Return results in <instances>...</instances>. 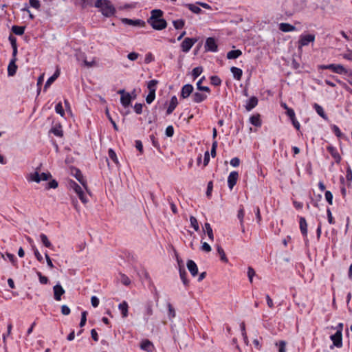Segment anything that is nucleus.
<instances>
[{"instance_id":"37","label":"nucleus","mask_w":352,"mask_h":352,"mask_svg":"<svg viewBox=\"0 0 352 352\" xmlns=\"http://www.w3.org/2000/svg\"><path fill=\"white\" fill-rule=\"evenodd\" d=\"M75 177L78 179V181L85 187L86 188V182L83 179V177L81 173L78 170H75Z\"/></svg>"},{"instance_id":"49","label":"nucleus","mask_w":352,"mask_h":352,"mask_svg":"<svg viewBox=\"0 0 352 352\" xmlns=\"http://www.w3.org/2000/svg\"><path fill=\"white\" fill-rule=\"evenodd\" d=\"M29 3L32 8L38 10L41 7V3L38 0H29Z\"/></svg>"},{"instance_id":"16","label":"nucleus","mask_w":352,"mask_h":352,"mask_svg":"<svg viewBox=\"0 0 352 352\" xmlns=\"http://www.w3.org/2000/svg\"><path fill=\"white\" fill-rule=\"evenodd\" d=\"M208 94L207 93L195 92L192 94V100L196 103L201 102L206 100Z\"/></svg>"},{"instance_id":"46","label":"nucleus","mask_w":352,"mask_h":352,"mask_svg":"<svg viewBox=\"0 0 352 352\" xmlns=\"http://www.w3.org/2000/svg\"><path fill=\"white\" fill-rule=\"evenodd\" d=\"M203 72V68L201 67H197L192 69V75L194 78H197Z\"/></svg>"},{"instance_id":"6","label":"nucleus","mask_w":352,"mask_h":352,"mask_svg":"<svg viewBox=\"0 0 352 352\" xmlns=\"http://www.w3.org/2000/svg\"><path fill=\"white\" fill-rule=\"evenodd\" d=\"M148 23L152 26V28L157 30H162L166 27V21L163 19H157L154 21H148Z\"/></svg>"},{"instance_id":"43","label":"nucleus","mask_w":352,"mask_h":352,"mask_svg":"<svg viewBox=\"0 0 352 352\" xmlns=\"http://www.w3.org/2000/svg\"><path fill=\"white\" fill-rule=\"evenodd\" d=\"M173 24L175 29L179 30L184 26L185 22L182 19H178L173 21Z\"/></svg>"},{"instance_id":"5","label":"nucleus","mask_w":352,"mask_h":352,"mask_svg":"<svg viewBox=\"0 0 352 352\" xmlns=\"http://www.w3.org/2000/svg\"><path fill=\"white\" fill-rule=\"evenodd\" d=\"M197 41V38H186L181 44L182 50L186 53L189 52Z\"/></svg>"},{"instance_id":"24","label":"nucleus","mask_w":352,"mask_h":352,"mask_svg":"<svg viewBox=\"0 0 352 352\" xmlns=\"http://www.w3.org/2000/svg\"><path fill=\"white\" fill-rule=\"evenodd\" d=\"M177 105V98H176V96H173L171 98L169 106L167 109L166 113L168 115L170 114L174 111V109H175Z\"/></svg>"},{"instance_id":"7","label":"nucleus","mask_w":352,"mask_h":352,"mask_svg":"<svg viewBox=\"0 0 352 352\" xmlns=\"http://www.w3.org/2000/svg\"><path fill=\"white\" fill-rule=\"evenodd\" d=\"M331 341L333 342V345L331 346V349H333V346H336L338 348H340L342 346V333L336 332L335 334L331 336L330 337Z\"/></svg>"},{"instance_id":"15","label":"nucleus","mask_w":352,"mask_h":352,"mask_svg":"<svg viewBox=\"0 0 352 352\" xmlns=\"http://www.w3.org/2000/svg\"><path fill=\"white\" fill-rule=\"evenodd\" d=\"M193 91V87L190 84H186L182 88L181 96L183 98H188Z\"/></svg>"},{"instance_id":"32","label":"nucleus","mask_w":352,"mask_h":352,"mask_svg":"<svg viewBox=\"0 0 352 352\" xmlns=\"http://www.w3.org/2000/svg\"><path fill=\"white\" fill-rule=\"evenodd\" d=\"M242 52L239 50H231L227 54V58L228 59H234L241 55Z\"/></svg>"},{"instance_id":"25","label":"nucleus","mask_w":352,"mask_h":352,"mask_svg":"<svg viewBox=\"0 0 352 352\" xmlns=\"http://www.w3.org/2000/svg\"><path fill=\"white\" fill-rule=\"evenodd\" d=\"M163 12L161 10H153L151 11V16L148 21H154L157 19H162Z\"/></svg>"},{"instance_id":"58","label":"nucleus","mask_w":352,"mask_h":352,"mask_svg":"<svg viewBox=\"0 0 352 352\" xmlns=\"http://www.w3.org/2000/svg\"><path fill=\"white\" fill-rule=\"evenodd\" d=\"M52 132L56 135V136H58V137H62L63 136V131L62 130L60 129V127L57 128V127H55V128H53L52 129Z\"/></svg>"},{"instance_id":"52","label":"nucleus","mask_w":352,"mask_h":352,"mask_svg":"<svg viewBox=\"0 0 352 352\" xmlns=\"http://www.w3.org/2000/svg\"><path fill=\"white\" fill-rule=\"evenodd\" d=\"M211 83L215 86H218L221 83V79L216 76H213L210 78Z\"/></svg>"},{"instance_id":"57","label":"nucleus","mask_w":352,"mask_h":352,"mask_svg":"<svg viewBox=\"0 0 352 352\" xmlns=\"http://www.w3.org/2000/svg\"><path fill=\"white\" fill-rule=\"evenodd\" d=\"M106 115H107L108 119L109 120V121L111 122V123L112 124L113 128L117 131L118 130V126L116 125V124L114 122V120L112 119L108 109H106Z\"/></svg>"},{"instance_id":"26","label":"nucleus","mask_w":352,"mask_h":352,"mask_svg":"<svg viewBox=\"0 0 352 352\" xmlns=\"http://www.w3.org/2000/svg\"><path fill=\"white\" fill-rule=\"evenodd\" d=\"M40 239L43 245L46 248L53 249L54 246L45 234H40Z\"/></svg>"},{"instance_id":"18","label":"nucleus","mask_w":352,"mask_h":352,"mask_svg":"<svg viewBox=\"0 0 352 352\" xmlns=\"http://www.w3.org/2000/svg\"><path fill=\"white\" fill-rule=\"evenodd\" d=\"M279 30L283 32H289L296 31V28L295 26L287 23H281L279 24Z\"/></svg>"},{"instance_id":"45","label":"nucleus","mask_w":352,"mask_h":352,"mask_svg":"<svg viewBox=\"0 0 352 352\" xmlns=\"http://www.w3.org/2000/svg\"><path fill=\"white\" fill-rule=\"evenodd\" d=\"M56 112L60 116L63 117L65 115L64 109L63 108L61 102L58 103L55 107Z\"/></svg>"},{"instance_id":"3","label":"nucleus","mask_w":352,"mask_h":352,"mask_svg":"<svg viewBox=\"0 0 352 352\" xmlns=\"http://www.w3.org/2000/svg\"><path fill=\"white\" fill-rule=\"evenodd\" d=\"M67 186L70 190H72L77 194L79 199L83 204L88 202V199L85 195L82 188L76 182L69 180L67 183Z\"/></svg>"},{"instance_id":"14","label":"nucleus","mask_w":352,"mask_h":352,"mask_svg":"<svg viewBox=\"0 0 352 352\" xmlns=\"http://www.w3.org/2000/svg\"><path fill=\"white\" fill-rule=\"evenodd\" d=\"M140 348L146 352H153L155 349L153 344L148 340H143L140 343Z\"/></svg>"},{"instance_id":"21","label":"nucleus","mask_w":352,"mask_h":352,"mask_svg":"<svg viewBox=\"0 0 352 352\" xmlns=\"http://www.w3.org/2000/svg\"><path fill=\"white\" fill-rule=\"evenodd\" d=\"M16 58H12V60L10 62L8 67V74L9 76H12L15 74L16 72V65L15 64Z\"/></svg>"},{"instance_id":"54","label":"nucleus","mask_w":352,"mask_h":352,"mask_svg":"<svg viewBox=\"0 0 352 352\" xmlns=\"http://www.w3.org/2000/svg\"><path fill=\"white\" fill-rule=\"evenodd\" d=\"M12 324H11V323H9V324H8V329H7L6 333L3 334V342H6V338L10 335V333H11V331H12Z\"/></svg>"},{"instance_id":"50","label":"nucleus","mask_w":352,"mask_h":352,"mask_svg":"<svg viewBox=\"0 0 352 352\" xmlns=\"http://www.w3.org/2000/svg\"><path fill=\"white\" fill-rule=\"evenodd\" d=\"M255 276V271L251 267L248 268V276L250 283H252L253 277Z\"/></svg>"},{"instance_id":"60","label":"nucleus","mask_w":352,"mask_h":352,"mask_svg":"<svg viewBox=\"0 0 352 352\" xmlns=\"http://www.w3.org/2000/svg\"><path fill=\"white\" fill-rule=\"evenodd\" d=\"M201 249V250H203L206 252H209L211 251L210 245L208 243H207L206 242L202 243Z\"/></svg>"},{"instance_id":"22","label":"nucleus","mask_w":352,"mask_h":352,"mask_svg":"<svg viewBox=\"0 0 352 352\" xmlns=\"http://www.w3.org/2000/svg\"><path fill=\"white\" fill-rule=\"evenodd\" d=\"M132 99H133L132 96L129 93L127 94H125V95L121 96L120 102H121V104L124 107H127L131 104V102Z\"/></svg>"},{"instance_id":"38","label":"nucleus","mask_w":352,"mask_h":352,"mask_svg":"<svg viewBox=\"0 0 352 352\" xmlns=\"http://www.w3.org/2000/svg\"><path fill=\"white\" fill-rule=\"evenodd\" d=\"M120 281L124 285H129L131 280L129 278L124 274H120Z\"/></svg>"},{"instance_id":"19","label":"nucleus","mask_w":352,"mask_h":352,"mask_svg":"<svg viewBox=\"0 0 352 352\" xmlns=\"http://www.w3.org/2000/svg\"><path fill=\"white\" fill-rule=\"evenodd\" d=\"M257 104H258V99L256 97L253 96L247 100L245 107L246 110L250 111L253 108H254L257 105Z\"/></svg>"},{"instance_id":"48","label":"nucleus","mask_w":352,"mask_h":352,"mask_svg":"<svg viewBox=\"0 0 352 352\" xmlns=\"http://www.w3.org/2000/svg\"><path fill=\"white\" fill-rule=\"evenodd\" d=\"M155 98V92L154 91H149L148 94L147 95L146 98V101L148 104H151Z\"/></svg>"},{"instance_id":"2","label":"nucleus","mask_w":352,"mask_h":352,"mask_svg":"<svg viewBox=\"0 0 352 352\" xmlns=\"http://www.w3.org/2000/svg\"><path fill=\"white\" fill-rule=\"evenodd\" d=\"M52 177V175L47 173H40L38 168L35 171L30 173L27 175L26 179L29 182L40 183L41 181H47Z\"/></svg>"},{"instance_id":"28","label":"nucleus","mask_w":352,"mask_h":352,"mask_svg":"<svg viewBox=\"0 0 352 352\" xmlns=\"http://www.w3.org/2000/svg\"><path fill=\"white\" fill-rule=\"evenodd\" d=\"M250 122L254 126H256L258 127L261 126V120L259 114L252 116L250 118Z\"/></svg>"},{"instance_id":"20","label":"nucleus","mask_w":352,"mask_h":352,"mask_svg":"<svg viewBox=\"0 0 352 352\" xmlns=\"http://www.w3.org/2000/svg\"><path fill=\"white\" fill-rule=\"evenodd\" d=\"M299 224H300V230L302 234L304 236H307V223L306 219L304 217H300V219H299Z\"/></svg>"},{"instance_id":"13","label":"nucleus","mask_w":352,"mask_h":352,"mask_svg":"<svg viewBox=\"0 0 352 352\" xmlns=\"http://www.w3.org/2000/svg\"><path fill=\"white\" fill-rule=\"evenodd\" d=\"M239 178V174L236 171H232L230 173L228 177V184L230 190H232L234 186L236 184Z\"/></svg>"},{"instance_id":"1","label":"nucleus","mask_w":352,"mask_h":352,"mask_svg":"<svg viewBox=\"0 0 352 352\" xmlns=\"http://www.w3.org/2000/svg\"><path fill=\"white\" fill-rule=\"evenodd\" d=\"M95 6L100 8L102 14L107 17L114 14L116 9L109 0H97Z\"/></svg>"},{"instance_id":"51","label":"nucleus","mask_w":352,"mask_h":352,"mask_svg":"<svg viewBox=\"0 0 352 352\" xmlns=\"http://www.w3.org/2000/svg\"><path fill=\"white\" fill-rule=\"evenodd\" d=\"M325 199L330 205L333 204V195L330 191L325 192Z\"/></svg>"},{"instance_id":"63","label":"nucleus","mask_w":352,"mask_h":352,"mask_svg":"<svg viewBox=\"0 0 352 352\" xmlns=\"http://www.w3.org/2000/svg\"><path fill=\"white\" fill-rule=\"evenodd\" d=\"M230 164L233 167H237L240 164V160L238 157H234L230 160Z\"/></svg>"},{"instance_id":"29","label":"nucleus","mask_w":352,"mask_h":352,"mask_svg":"<svg viewBox=\"0 0 352 352\" xmlns=\"http://www.w3.org/2000/svg\"><path fill=\"white\" fill-rule=\"evenodd\" d=\"M59 76V72L56 71L53 76L48 78L44 86V89L46 90L55 81Z\"/></svg>"},{"instance_id":"34","label":"nucleus","mask_w":352,"mask_h":352,"mask_svg":"<svg viewBox=\"0 0 352 352\" xmlns=\"http://www.w3.org/2000/svg\"><path fill=\"white\" fill-rule=\"evenodd\" d=\"M12 32L16 35H22L25 31V27L14 25L12 28Z\"/></svg>"},{"instance_id":"62","label":"nucleus","mask_w":352,"mask_h":352,"mask_svg":"<svg viewBox=\"0 0 352 352\" xmlns=\"http://www.w3.org/2000/svg\"><path fill=\"white\" fill-rule=\"evenodd\" d=\"M61 313L65 316H67L70 314V309L67 305H62Z\"/></svg>"},{"instance_id":"4","label":"nucleus","mask_w":352,"mask_h":352,"mask_svg":"<svg viewBox=\"0 0 352 352\" xmlns=\"http://www.w3.org/2000/svg\"><path fill=\"white\" fill-rule=\"evenodd\" d=\"M315 41V36L314 34H302L300 36L298 42V47L299 49L304 46L308 45L310 43H314Z\"/></svg>"},{"instance_id":"41","label":"nucleus","mask_w":352,"mask_h":352,"mask_svg":"<svg viewBox=\"0 0 352 352\" xmlns=\"http://www.w3.org/2000/svg\"><path fill=\"white\" fill-rule=\"evenodd\" d=\"M190 222L191 226L195 229V230L198 231L199 226V223H198L197 219L195 217L191 216L190 217Z\"/></svg>"},{"instance_id":"23","label":"nucleus","mask_w":352,"mask_h":352,"mask_svg":"<svg viewBox=\"0 0 352 352\" xmlns=\"http://www.w3.org/2000/svg\"><path fill=\"white\" fill-rule=\"evenodd\" d=\"M118 309L121 311L122 317L126 318L128 316L129 305L126 301H123L118 305Z\"/></svg>"},{"instance_id":"33","label":"nucleus","mask_w":352,"mask_h":352,"mask_svg":"<svg viewBox=\"0 0 352 352\" xmlns=\"http://www.w3.org/2000/svg\"><path fill=\"white\" fill-rule=\"evenodd\" d=\"M204 230H206V232L208 236V238L211 241H213L214 240V234H213V231H212V229L210 223H206L204 224Z\"/></svg>"},{"instance_id":"9","label":"nucleus","mask_w":352,"mask_h":352,"mask_svg":"<svg viewBox=\"0 0 352 352\" xmlns=\"http://www.w3.org/2000/svg\"><path fill=\"white\" fill-rule=\"evenodd\" d=\"M121 21L126 25H131V26L144 27L145 25L144 21H143L142 20H140V19L133 20V19H127V18H122V19H121Z\"/></svg>"},{"instance_id":"35","label":"nucleus","mask_w":352,"mask_h":352,"mask_svg":"<svg viewBox=\"0 0 352 352\" xmlns=\"http://www.w3.org/2000/svg\"><path fill=\"white\" fill-rule=\"evenodd\" d=\"M217 252L219 253L220 257H221V260L225 263H227L228 262V258L226 256V254L224 252V250H223V248L219 246V245H217Z\"/></svg>"},{"instance_id":"61","label":"nucleus","mask_w":352,"mask_h":352,"mask_svg":"<svg viewBox=\"0 0 352 352\" xmlns=\"http://www.w3.org/2000/svg\"><path fill=\"white\" fill-rule=\"evenodd\" d=\"M58 187V182L53 179V180H51L48 184H47V189H50V188H56Z\"/></svg>"},{"instance_id":"27","label":"nucleus","mask_w":352,"mask_h":352,"mask_svg":"<svg viewBox=\"0 0 352 352\" xmlns=\"http://www.w3.org/2000/svg\"><path fill=\"white\" fill-rule=\"evenodd\" d=\"M204 77H202L201 79L198 80V82H197V88L200 91H204L207 94H210V88L207 86H203L202 82L204 80Z\"/></svg>"},{"instance_id":"47","label":"nucleus","mask_w":352,"mask_h":352,"mask_svg":"<svg viewBox=\"0 0 352 352\" xmlns=\"http://www.w3.org/2000/svg\"><path fill=\"white\" fill-rule=\"evenodd\" d=\"M32 249L34 251V254L35 257L36 258V259L39 262H43V258L42 255L41 254V253L39 252V251L38 250V249L35 246H32Z\"/></svg>"},{"instance_id":"36","label":"nucleus","mask_w":352,"mask_h":352,"mask_svg":"<svg viewBox=\"0 0 352 352\" xmlns=\"http://www.w3.org/2000/svg\"><path fill=\"white\" fill-rule=\"evenodd\" d=\"M179 275H180V278H181L183 283L185 285H187L188 283V279L186 278V272L184 267L179 268Z\"/></svg>"},{"instance_id":"53","label":"nucleus","mask_w":352,"mask_h":352,"mask_svg":"<svg viewBox=\"0 0 352 352\" xmlns=\"http://www.w3.org/2000/svg\"><path fill=\"white\" fill-rule=\"evenodd\" d=\"M87 321V311H82L81 314V320L80 322V327H82L85 326Z\"/></svg>"},{"instance_id":"8","label":"nucleus","mask_w":352,"mask_h":352,"mask_svg":"<svg viewBox=\"0 0 352 352\" xmlns=\"http://www.w3.org/2000/svg\"><path fill=\"white\" fill-rule=\"evenodd\" d=\"M77 59L78 61H82L83 63V65L86 67L90 68L97 65V63L95 60V58H93L90 61H88L86 58V56L84 54H80L77 56Z\"/></svg>"},{"instance_id":"44","label":"nucleus","mask_w":352,"mask_h":352,"mask_svg":"<svg viewBox=\"0 0 352 352\" xmlns=\"http://www.w3.org/2000/svg\"><path fill=\"white\" fill-rule=\"evenodd\" d=\"M108 153H109V158L112 161H113L116 164H118V160L117 158L116 154L114 152V151L112 148H109V151H108Z\"/></svg>"},{"instance_id":"30","label":"nucleus","mask_w":352,"mask_h":352,"mask_svg":"<svg viewBox=\"0 0 352 352\" xmlns=\"http://www.w3.org/2000/svg\"><path fill=\"white\" fill-rule=\"evenodd\" d=\"M230 70L234 78H236V80L241 79L243 74V72L241 69L236 67H231Z\"/></svg>"},{"instance_id":"64","label":"nucleus","mask_w":352,"mask_h":352,"mask_svg":"<svg viewBox=\"0 0 352 352\" xmlns=\"http://www.w3.org/2000/svg\"><path fill=\"white\" fill-rule=\"evenodd\" d=\"M342 56L346 60H352V50H348L342 55Z\"/></svg>"},{"instance_id":"42","label":"nucleus","mask_w":352,"mask_h":352,"mask_svg":"<svg viewBox=\"0 0 352 352\" xmlns=\"http://www.w3.org/2000/svg\"><path fill=\"white\" fill-rule=\"evenodd\" d=\"M157 84V80H150L148 82V85H147V87H148L149 91L155 92Z\"/></svg>"},{"instance_id":"39","label":"nucleus","mask_w":352,"mask_h":352,"mask_svg":"<svg viewBox=\"0 0 352 352\" xmlns=\"http://www.w3.org/2000/svg\"><path fill=\"white\" fill-rule=\"evenodd\" d=\"M168 309V318L170 320L173 319L175 317L176 313L175 309L173 307L170 303L167 304Z\"/></svg>"},{"instance_id":"31","label":"nucleus","mask_w":352,"mask_h":352,"mask_svg":"<svg viewBox=\"0 0 352 352\" xmlns=\"http://www.w3.org/2000/svg\"><path fill=\"white\" fill-rule=\"evenodd\" d=\"M314 108L320 116H321L322 118H324L325 120L327 119V117L326 114L324 113V109L320 105H319L317 103H315L314 104Z\"/></svg>"},{"instance_id":"12","label":"nucleus","mask_w":352,"mask_h":352,"mask_svg":"<svg viewBox=\"0 0 352 352\" xmlns=\"http://www.w3.org/2000/svg\"><path fill=\"white\" fill-rule=\"evenodd\" d=\"M54 291V299L57 301H60L61 300V296L65 294V289L60 284L56 285L53 287Z\"/></svg>"},{"instance_id":"11","label":"nucleus","mask_w":352,"mask_h":352,"mask_svg":"<svg viewBox=\"0 0 352 352\" xmlns=\"http://www.w3.org/2000/svg\"><path fill=\"white\" fill-rule=\"evenodd\" d=\"M205 48L207 51L216 52L217 50V45L214 38L210 37L206 39Z\"/></svg>"},{"instance_id":"59","label":"nucleus","mask_w":352,"mask_h":352,"mask_svg":"<svg viewBox=\"0 0 352 352\" xmlns=\"http://www.w3.org/2000/svg\"><path fill=\"white\" fill-rule=\"evenodd\" d=\"M166 135L168 136V137H172L173 135V133H174V129L173 127V126H168L166 129Z\"/></svg>"},{"instance_id":"10","label":"nucleus","mask_w":352,"mask_h":352,"mask_svg":"<svg viewBox=\"0 0 352 352\" xmlns=\"http://www.w3.org/2000/svg\"><path fill=\"white\" fill-rule=\"evenodd\" d=\"M327 67H329V69L338 74H346L348 72V70L343 65L340 64H329Z\"/></svg>"},{"instance_id":"17","label":"nucleus","mask_w":352,"mask_h":352,"mask_svg":"<svg viewBox=\"0 0 352 352\" xmlns=\"http://www.w3.org/2000/svg\"><path fill=\"white\" fill-rule=\"evenodd\" d=\"M187 268L192 276H195L198 274L197 265L193 261H192V260L188 261Z\"/></svg>"},{"instance_id":"40","label":"nucleus","mask_w":352,"mask_h":352,"mask_svg":"<svg viewBox=\"0 0 352 352\" xmlns=\"http://www.w3.org/2000/svg\"><path fill=\"white\" fill-rule=\"evenodd\" d=\"M186 7L195 14H199L201 12V9L194 4H187Z\"/></svg>"},{"instance_id":"56","label":"nucleus","mask_w":352,"mask_h":352,"mask_svg":"<svg viewBox=\"0 0 352 352\" xmlns=\"http://www.w3.org/2000/svg\"><path fill=\"white\" fill-rule=\"evenodd\" d=\"M37 275L39 278V281L41 284H47L48 282V278L46 276L42 275V274L39 272H37Z\"/></svg>"},{"instance_id":"55","label":"nucleus","mask_w":352,"mask_h":352,"mask_svg":"<svg viewBox=\"0 0 352 352\" xmlns=\"http://www.w3.org/2000/svg\"><path fill=\"white\" fill-rule=\"evenodd\" d=\"M139 54L137 53V52H131L129 53L128 55H127V58L131 60V61H134L135 60L138 59V58L139 57Z\"/></svg>"}]
</instances>
